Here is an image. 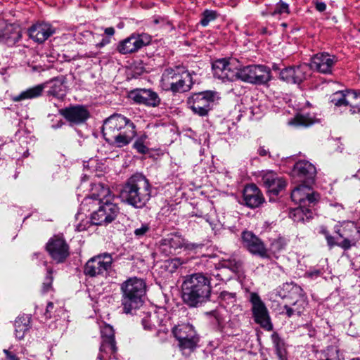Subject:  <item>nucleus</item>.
I'll use <instances>...</instances> for the list:
<instances>
[{
  "label": "nucleus",
  "instance_id": "38",
  "mask_svg": "<svg viewBox=\"0 0 360 360\" xmlns=\"http://www.w3.org/2000/svg\"><path fill=\"white\" fill-rule=\"evenodd\" d=\"M315 122V119L307 115H297L289 122L291 125L297 127H309Z\"/></svg>",
  "mask_w": 360,
  "mask_h": 360
},
{
  "label": "nucleus",
  "instance_id": "9",
  "mask_svg": "<svg viewBox=\"0 0 360 360\" xmlns=\"http://www.w3.org/2000/svg\"><path fill=\"white\" fill-rule=\"evenodd\" d=\"M216 93L212 91H205L193 94L187 101L192 111L200 116H206L212 109Z\"/></svg>",
  "mask_w": 360,
  "mask_h": 360
},
{
  "label": "nucleus",
  "instance_id": "17",
  "mask_svg": "<svg viewBox=\"0 0 360 360\" xmlns=\"http://www.w3.org/2000/svg\"><path fill=\"white\" fill-rule=\"evenodd\" d=\"M243 245L252 255L259 256L262 258H269L268 249L260 238L252 232L245 231L242 233Z\"/></svg>",
  "mask_w": 360,
  "mask_h": 360
},
{
  "label": "nucleus",
  "instance_id": "48",
  "mask_svg": "<svg viewBox=\"0 0 360 360\" xmlns=\"http://www.w3.org/2000/svg\"><path fill=\"white\" fill-rule=\"evenodd\" d=\"M322 233L325 236L329 247L331 248L336 245L335 238L333 236H330L328 232L326 230L323 229Z\"/></svg>",
  "mask_w": 360,
  "mask_h": 360
},
{
  "label": "nucleus",
  "instance_id": "57",
  "mask_svg": "<svg viewBox=\"0 0 360 360\" xmlns=\"http://www.w3.org/2000/svg\"><path fill=\"white\" fill-rule=\"evenodd\" d=\"M53 304L52 302H49L46 306V313H50L51 309H53Z\"/></svg>",
  "mask_w": 360,
  "mask_h": 360
},
{
  "label": "nucleus",
  "instance_id": "20",
  "mask_svg": "<svg viewBox=\"0 0 360 360\" xmlns=\"http://www.w3.org/2000/svg\"><path fill=\"white\" fill-rule=\"evenodd\" d=\"M60 113L68 122L74 124L84 123L89 117V112L83 105H74L60 110Z\"/></svg>",
  "mask_w": 360,
  "mask_h": 360
},
{
  "label": "nucleus",
  "instance_id": "10",
  "mask_svg": "<svg viewBox=\"0 0 360 360\" xmlns=\"http://www.w3.org/2000/svg\"><path fill=\"white\" fill-rule=\"evenodd\" d=\"M239 79L250 84H262L270 80V70L262 65L240 66Z\"/></svg>",
  "mask_w": 360,
  "mask_h": 360
},
{
  "label": "nucleus",
  "instance_id": "59",
  "mask_svg": "<svg viewBox=\"0 0 360 360\" xmlns=\"http://www.w3.org/2000/svg\"><path fill=\"white\" fill-rule=\"evenodd\" d=\"M172 262H174V265L176 266V263L179 264V259H174L172 261Z\"/></svg>",
  "mask_w": 360,
  "mask_h": 360
},
{
  "label": "nucleus",
  "instance_id": "1",
  "mask_svg": "<svg viewBox=\"0 0 360 360\" xmlns=\"http://www.w3.org/2000/svg\"><path fill=\"white\" fill-rule=\"evenodd\" d=\"M102 132L108 143L120 148L128 145L136 135L134 124L119 114H114L104 121Z\"/></svg>",
  "mask_w": 360,
  "mask_h": 360
},
{
  "label": "nucleus",
  "instance_id": "24",
  "mask_svg": "<svg viewBox=\"0 0 360 360\" xmlns=\"http://www.w3.org/2000/svg\"><path fill=\"white\" fill-rule=\"evenodd\" d=\"M333 64L334 61L331 56L321 53L315 55L308 65L310 67V72L314 70L321 73L328 74L331 72Z\"/></svg>",
  "mask_w": 360,
  "mask_h": 360
},
{
  "label": "nucleus",
  "instance_id": "42",
  "mask_svg": "<svg viewBox=\"0 0 360 360\" xmlns=\"http://www.w3.org/2000/svg\"><path fill=\"white\" fill-rule=\"evenodd\" d=\"M150 231V226L148 223H142L140 226L135 228L134 231V234L135 237L138 239H140L145 236Z\"/></svg>",
  "mask_w": 360,
  "mask_h": 360
},
{
  "label": "nucleus",
  "instance_id": "50",
  "mask_svg": "<svg viewBox=\"0 0 360 360\" xmlns=\"http://www.w3.org/2000/svg\"><path fill=\"white\" fill-rule=\"evenodd\" d=\"M148 317L143 319L142 324H143L144 328L148 329V330H152L155 327V326L154 325L152 326L151 324H148L149 320H148Z\"/></svg>",
  "mask_w": 360,
  "mask_h": 360
},
{
  "label": "nucleus",
  "instance_id": "2",
  "mask_svg": "<svg viewBox=\"0 0 360 360\" xmlns=\"http://www.w3.org/2000/svg\"><path fill=\"white\" fill-rule=\"evenodd\" d=\"M152 186L148 179L137 173L129 177L121 191L124 202L136 209L146 206L151 198Z\"/></svg>",
  "mask_w": 360,
  "mask_h": 360
},
{
  "label": "nucleus",
  "instance_id": "28",
  "mask_svg": "<svg viewBox=\"0 0 360 360\" xmlns=\"http://www.w3.org/2000/svg\"><path fill=\"white\" fill-rule=\"evenodd\" d=\"M239 309L238 306L236 304V299L233 295L226 292L223 295L219 307L217 309V315H223L224 312L227 314L236 313Z\"/></svg>",
  "mask_w": 360,
  "mask_h": 360
},
{
  "label": "nucleus",
  "instance_id": "36",
  "mask_svg": "<svg viewBox=\"0 0 360 360\" xmlns=\"http://www.w3.org/2000/svg\"><path fill=\"white\" fill-rule=\"evenodd\" d=\"M290 12L289 5L281 0L275 5L274 9L268 8L266 12H262V15H269L280 18L283 15H288Z\"/></svg>",
  "mask_w": 360,
  "mask_h": 360
},
{
  "label": "nucleus",
  "instance_id": "12",
  "mask_svg": "<svg viewBox=\"0 0 360 360\" xmlns=\"http://www.w3.org/2000/svg\"><path fill=\"white\" fill-rule=\"evenodd\" d=\"M311 184L302 183L292 191L291 199L295 204L299 205V207L295 209L296 212H303V208L316 201L319 195L313 192Z\"/></svg>",
  "mask_w": 360,
  "mask_h": 360
},
{
  "label": "nucleus",
  "instance_id": "3",
  "mask_svg": "<svg viewBox=\"0 0 360 360\" xmlns=\"http://www.w3.org/2000/svg\"><path fill=\"white\" fill-rule=\"evenodd\" d=\"M181 289L184 302L191 307H196L210 297V282L203 274H194L185 278Z\"/></svg>",
  "mask_w": 360,
  "mask_h": 360
},
{
  "label": "nucleus",
  "instance_id": "30",
  "mask_svg": "<svg viewBox=\"0 0 360 360\" xmlns=\"http://www.w3.org/2000/svg\"><path fill=\"white\" fill-rule=\"evenodd\" d=\"M172 333L178 340H187L198 336L193 326L189 323L175 326L172 329Z\"/></svg>",
  "mask_w": 360,
  "mask_h": 360
},
{
  "label": "nucleus",
  "instance_id": "32",
  "mask_svg": "<svg viewBox=\"0 0 360 360\" xmlns=\"http://www.w3.org/2000/svg\"><path fill=\"white\" fill-rule=\"evenodd\" d=\"M249 300L252 306V315H268L267 308L257 293L251 292Z\"/></svg>",
  "mask_w": 360,
  "mask_h": 360
},
{
  "label": "nucleus",
  "instance_id": "11",
  "mask_svg": "<svg viewBox=\"0 0 360 360\" xmlns=\"http://www.w3.org/2000/svg\"><path fill=\"white\" fill-rule=\"evenodd\" d=\"M112 258L110 254L104 253L89 259L84 267L85 275L95 277L106 274L112 267Z\"/></svg>",
  "mask_w": 360,
  "mask_h": 360
},
{
  "label": "nucleus",
  "instance_id": "40",
  "mask_svg": "<svg viewBox=\"0 0 360 360\" xmlns=\"http://www.w3.org/2000/svg\"><path fill=\"white\" fill-rule=\"evenodd\" d=\"M217 17V13L216 11L207 9L202 13L200 24L202 26L206 27L210 22L214 20Z\"/></svg>",
  "mask_w": 360,
  "mask_h": 360
},
{
  "label": "nucleus",
  "instance_id": "5",
  "mask_svg": "<svg viewBox=\"0 0 360 360\" xmlns=\"http://www.w3.org/2000/svg\"><path fill=\"white\" fill-rule=\"evenodd\" d=\"M193 84L191 73L183 66L165 69L160 80L162 89L173 94L187 92Z\"/></svg>",
  "mask_w": 360,
  "mask_h": 360
},
{
  "label": "nucleus",
  "instance_id": "44",
  "mask_svg": "<svg viewBox=\"0 0 360 360\" xmlns=\"http://www.w3.org/2000/svg\"><path fill=\"white\" fill-rule=\"evenodd\" d=\"M102 340H115V333L113 328L108 324H105L101 329Z\"/></svg>",
  "mask_w": 360,
  "mask_h": 360
},
{
  "label": "nucleus",
  "instance_id": "18",
  "mask_svg": "<svg viewBox=\"0 0 360 360\" xmlns=\"http://www.w3.org/2000/svg\"><path fill=\"white\" fill-rule=\"evenodd\" d=\"M261 181L267 191L277 195L286 186L284 179L271 170L263 171L261 173Z\"/></svg>",
  "mask_w": 360,
  "mask_h": 360
},
{
  "label": "nucleus",
  "instance_id": "13",
  "mask_svg": "<svg viewBox=\"0 0 360 360\" xmlns=\"http://www.w3.org/2000/svg\"><path fill=\"white\" fill-rule=\"evenodd\" d=\"M51 258L57 263H62L70 255L69 245L63 238L54 236L49 239L46 246Z\"/></svg>",
  "mask_w": 360,
  "mask_h": 360
},
{
  "label": "nucleus",
  "instance_id": "25",
  "mask_svg": "<svg viewBox=\"0 0 360 360\" xmlns=\"http://www.w3.org/2000/svg\"><path fill=\"white\" fill-rule=\"evenodd\" d=\"M185 240L178 233H170L160 242V248L166 254H173L174 252L184 247Z\"/></svg>",
  "mask_w": 360,
  "mask_h": 360
},
{
  "label": "nucleus",
  "instance_id": "39",
  "mask_svg": "<svg viewBox=\"0 0 360 360\" xmlns=\"http://www.w3.org/2000/svg\"><path fill=\"white\" fill-rule=\"evenodd\" d=\"M286 245V238L282 236H278L271 240L268 251L271 252L274 255H276V253H278L281 250H284Z\"/></svg>",
  "mask_w": 360,
  "mask_h": 360
},
{
  "label": "nucleus",
  "instance_id": "4",
  "mask_svg": "<svg viewBox=\"0 0 360 360\" xmlns=\"http://www.w3.org/2000/svg\"><path fill=\"white\" fill-rule=\"evenodd\" d=\"M120 290L124 313H135L143 306L146 292V285L143 279L129 278L121 284Z\"/></svg>",
  "mask_w": 360,
  "mask_h": 360
},
{
  "label": "nucleus",
  "instance_id": "19",
  "mask_svg": "<svg viewBox=\"0 0 360 360\" xmlns=\"http://www.w3.org/2000/svg\"><path fill=\"white\" fill-rule=\"evenodd\" d=\"M292 172L297 181L303 184H314L316 169L311 163L303 160L295 163Z\"/></svg>",
  "mask_w": 360,
  "mask_h": 360
},
{
  "label": "nucleus",
  "instance_id": "35",
  "mask_svg": "<svg viewBox=\"0 0 360 360\" xmlns=\"http://www.w3.org/2000/svg\"><path fill=\"white\" fill-rule=\"evenodd\" d=\"M271 338L279 360H287V350L284 340L276 332L273 333Z\"/></svg>",
  "mask_w": 360,
  "mask_h": 360
},
{
  "label": "nucleus",
  "instance_id": "22",
  "mask_svg": "<svg viewBox=\"0 0 360 360\" xmlns=\"http://www.w3.org/2000/svg\"><path fill=\"white\" fill-rule=\"evenodd\" d=\"M349 107L352 113L360 112V94L351 90H339V107Z\"/></svg>",
  "mask_w": 360,
  "mask_h": 360
},
{
  "label": "nucleus",
  "instance_id": "6",
  "mask_svg": "<svg viewBox=\"0 0 360 360\" xmlns=\"http://www.w3.org/2000/svg\"><path fill=\"white\" fill-rule=\"evenodd\" d=\"M303 290L300 286L293 283H285L276 290V295L286 299L283 308L287 315H300L307 305Z\"/></svg>",
  "mask_w": 360,
  "mask_h": 360
},
{
  "label": "nucleus",
  "instance_id": "45",
  "mask_svg": "<svg viewBox=\"0 0 360 360\" xmlns=\"http://www.w3.org/2000/svg\"><path fill=\"white\" fill-rule=\"evenodd\" d=\"M52 282L53 277L51 276V271H48L47 275L42 285V293H47L52 290Z\"/></svg>",
  "mask_w": 360,
  "mask_h": 360
},
{
  "label": "nucleus",
  "instance_id": "37",
  "mask_svg": "<svg viewBox=\"0 0 360 360\" xmlns=\"http://www.w3.org/2000/svg\"><path fill=\"white\" fill-rule=\"evenodd\" d=\"M179 341V346L184 354H189L197 347L199 342L198 336L187 340H181Z\"/></svg>",
  "mask_w": 360,
  "mask_h": 360
},
{
  "label": "nucleus",
  "instance_id": "54",
  "mask_svg": "<svg viewBox=\"0 0 360 360\" xmlns=\"http://www.w3.org/2000/svg\"><path fill=\"white\" fill-rule=\"evenodd\" d=\"M258 154L260 156H266L269 154V151L265 149L264 147H259L258 149Z\"/></svg>",
  "mask_w": 360,
  "mask_h": 360
},
{
  "label": "nucleus",
  "instance_id": "33",
  "mask_svg": "<svg viewBox=\"0 0 360 360\" xmlns=\"http://www.w3.org/2000/svg\"><path fill=\"white\" fill-rule=\"evenodd\" d=\"M30 316H18L15 320V335L17 339L22 340L30 329Z\"/></svg>",
  "mask_w": 360,
  "mask_h": 360
},
{
  "label": "nucleus",
  "instance_id": "41",
  "mask_svg": "<svg viewBox=\"0 0 360 360\" xmlns=\"http://www.w3.org/2000/svg\"><path fill=\"white\" fill-rule=\"evenodd\" d=\"M254 319L262 328L268 331L272 330L273 324L270 320V316H254Z\"/></svg>",
  "mask_w": 360,
  "mask_h": 360
},
{
  "label": "nucleus",
  "instance_id": "27",
  "mask_svg": "<svg viewBox=\"0 0 360 360\" xmlns=\"http://www.w3.org/2000/svg\"><path fill=\"white\" fill-rule=\"evenodd\" d=\"M65 78L63 76L56 77L52 79L44 82L47 84V87H49V90L47 94L49 96H52L59 99H63L65 96V87L64 83Z\"/></svg>",
  "mask_w": 360,
  "mask_h": 360
},
{
  "label": "nucleus",
  "instance_id": "63",
  "mask_svg": "<svg viewBox=\"0 0 360 360\" xmlns=\"http://www.w3.org/2000/svg\"><path fill=\"white\" fill-rule=\"evenodd\" d=\"M349 224H350V225H351V226H352V227H354V223H352V222H349Z\"/></svg>",
  "mask_w": 360,
  "mask_h": 360
},
{
  "label": "nucleus",
  "instance_id": "15",
  "mask_svg": "<svg viewBox=\"0 0 360 360\" xmlns=\"http://www.w3.org/2000/svg\"><path fill=\"white\" fill-rule=\"evenodd\" d=\"M129 97L134 103L147 107H158L161 99L157 92L151 89L139 88L130 91Z\"/></svg>",
  "mask_w": 360,
  "mask_h": 360
},
{
  "label": "nucleus",
  "instance_id": "46",
  "mask_svg": "<svg viewBox=\"0 0 360 360\" xmlns=\"http://www.w3.org/2000/svg\"><path fill=\"white\" fill-rule=\"evenodd\" d=\"M186 250L193 251L195 254L200 253V250L204 248L205 245L202 243H186L184 245Z\"/></svg>",
  "mask_w": 360,
  "mask_h": 360
},
{
  "label": "nucleus",
  "instance_id": "26",
  "mask_svg": "<svg viewBox=\"0 0 360 360\" xmlns=\"http://www.w3.org/2000/svg\"><path fill=\"white\" fill-rule=\"evenodd\" d=\"M115 195L112 193L110 188L103 184H97L92 190L91 196L86 198L85 200H92L93 203L98 205L103 203V201H114Z\"/></svg>",
  "mask_w": 360,
  "mask_h": 360
},
{
  "label": "nucleus",
  "instance_id": "62",
  "mask_svg": "<svg viewBox=\"0 0 360 360\" xmlns=\"http://www.w3.org/2000/svg\"><path fill=\"white\" fill-rule=\"evenodd\" d=\"M207 315H214V314H213V311H210V312H207Z\"/></svg>",
  "mask_w": 360,
  "mask_h": 360
},
{
  "label": "nucleus",
  "instance_id": "56",
  "mask_svg": "<svg viewBox=\"0 0 360 360\" xmlns=\"http://www.w3.org/2000/svg\"><path fill=\"white\" fill-rule=\"evenodd\" d=\"M330 102L333 103L335 105V107L338 106V98H336L335 94H333L330 96Z\"/></svg>",
  "mask_w": 360,
  "mask_h": 360
},
{
  "label": "nucleus",
  "instance_id": "58",
  "mask_svg": "<svg viewBox=\"0 0 360 360\" xmlns=\"http://www.w3.org/2000/svg\"><path fill=\"white\" fill-rule=\"evenodd\" d=\"M261 32L262 34H266L267 32V29L266 27L262 28Z\"/></svg>",
  "mask_w": 360,
  "mask_h": 360
},
{
  "label": "nucleus",
  "instance_id": "23",
  "mask_svg": "<svg viewBox=\"0 0 360 360\" xmlns=\"http://www.w3.org/2000/svg\"><path fill=\"white\" fill-rule=\"evenodd\" d=\"M244 204L250 208H256L264 202V198L255 184H250L245 187L243 193Z\"/></svg>",
  "mask_w": 360,
  "mask_h": 360
},
{
  "label": "nucleus",
  "instance_id": "64",
  "mask_svg": "<svg viewBox=\"0 0 360 360\" xmlns=\"http://www.w3.org/2000/svg\"><path fill=\"white\" fill-rule=\"evenodd\" d=\"M283 27H286V24H285V23H283Z\"/></svg>",
  "mask_w": 360,
  "mask_h": 360
},
{
  "label": "nucleus",
  "instance_id": "53",
  "mask_svg": "<svg viewBox=\"0 0 360 360\" xmlns=\"http://www.w3.org/2000/svg\"><path fill=\"white\" fill-rule=\"evenodd\" d=\"M110 42V40L109 38H103L101 42H99L98 44H97V46L98 47H103L107 44H108Z\"/></svg>",
  "mask_w": 360,
  "mask_h": 360
},
{
  "label": "nucleus",
  "instance_id": "8",
  "mask_svg": "<svg viewBox=\"0 0 360 360\" xmlns=\"http://www.w3.org/2000/svg\"><path fill=\"white\" fill-rule=\"evenodd\" d=\"M240 65L235 58H221L212 63L214 77L223 82H233L239 79Z\"/></svg>",
  "mask_w": 360,
  "mask_h": 360
},
{
  "label": "nucleus",
  "instance_id": "29",
  "mask_svg": "<svg viewBox=\"0 0 360 360\" xmlns=\"http://www.w3.org/2000/svg\"><path fill=\"white\" fill-rule=\"evenodd\" d=\"M22 37L20 30L13 25H7L2 34H0V41L8 46L15 44Z\"/></svg>",
  "mask_w": 360,
  "mask_h": 360
},
{
  "label": "nucleus",
  "instance_id": "61",
  "mask_svg": "<svg viewBox=\"0 0 360 360\" xmlns=\"http://www.w3.org/2000/svg\"><path fill=\"white\" fill-rule=\"evenodd\" d=\"M154 22H155V24L159 23V20L158 19H155L154 20Z\"/></svg>",
  "mask_w": 360,
  "mask_h": 360
},
{
  "label": "nucleus",
  "instance_id": "43",
  "mask_svg": "<svg viewBox=\"0 0 360 360\" xmlns=\"http://www.w3.org/2000/svg\"><path fill=\"white\" fill-rule=\"evenodd\" d=\"M146 136H143L139 138L134 143V148L140 154H146L148 152V147L144 144Z\"/></svg>",
  "mask_w": 360,
  "mask_h": 360
},
{
  "label": "nucleus",
  "instance_id": "55",
  "mask_svg": "<svg viewBox=\"0 0 360 360\" xmlns=\"http://www.w3.org/2000/svg\"><path fill=\"white\" fill-rule=\"evenodd\" d=\"M320 274H321L320 270H315V271H311L307 272L308 276L311 278L316 277V276H319Z\"/></svg>",
  "mask_w": 360,
  "mask_h": 360
},
{
  "label": "nucleus",
  "instance_id": "21",
  "mask_svg": "<svg viewBox=\"0 0 360 360\" xmlns=\"http://www.w3.org/2000/svg\"><path fill=\"white\" fill-rule=\"evenodd\" d=\"M29 36L34 41L42 44L56 32V29L48 22H39L29 30Z\"/></svg>",
  "mask_w": 360,
  "mask_h": 360
},
{
  "label": "nucleus",
  "instance_id": "34",
  "mask_svg": "<svg viewBox=\"0 0 360 360\" xmlns=\"http://www.w3.org/2000/svg\"><path fill=\"white\" fill-rule=\"evenodd\" d=\"M117 351L115 340H102L100 347V353L98 358L100 360H108V355L114 354Z\"/></svg>",
  "mask_w": 360,
  "mask_h": 360
},
{
  "label": "nucleus",
  "instance_id": "51",
  "mask_svg": "<svg viewBox=\"0 0 360 360\" xmlns=\"http://www.w3.org/2000/svg\"><path fill=\"white\" fill-rule=\"evenodd\" d=\"M316 8L317 11H319L320 12H323V11H324L326 10V5L323 2H317L316 4Z\"/></svg>",
  "mask_w": 360,
  "mask_h": 360
},
{
  "label": "nucleus",
  "instance_id": "16",
  "mask_svg": "<svg viewBox=\"0 0 360 360\" xmlns=\"http://www.w3.org/2000/svg\"><path fill=\"white\" fill-rule=\"evenodd\" d=\"M150 41V36L146 33L131 34L120 42L117 50L122 54L131 53L149 44Z\"/></svg>",
  "mask_w": 360,
  "mask_h": 360
},
{
  "label": "nucleus",
  "instance_id": "47",
  "mask_svg": "<svg viewBox=\"0 0 360 360\" xmlns=\"http://www.w3.org/2000/svg\"><path fill=\"white\" fill-rule=\"evenodd\" d=\"M356 241L354 239H349L344 238L342 241L339 242V246L345 250H347L350 248L352 246L355 245Z\"/></svg>",
  "mask_w": 360,
  "mask_h": 360
},
{
  "label": "nucleus",
  "instance_id": "60",
  "mask_svg": "<svg viewBox=\"0 0 360 360\" xmlns=\"http://www.w3.org/2000/svg\"><path fill=\"white\" fill-rule=\"evenodd\" d=\"M217 318V321L219 324H220V319H219V316H215Z\"/></svg>",
  "mask_w": 360,
  "mask_h": 360
},
{
  "label": "nucleus",
  "instance_id": "31",
  "mask_svg": "<svg viewBox=\"0 0 360 360\" xmlns=\"http://www.w3.org/2000/svg\"><path fill=\"white\" fill-rule=\"evenodd\" d=\"M47 88V84H40L22 91L19 95L13 96V101L18 102L25 99H32L39 97L44 89Z\"/></svg>",
  "mask_w": 360,
  "mask_h": 360
},
{
  "label": "nucleus",
  "instance_id": "52",
  "mask_svg": "<svg viewBox=\"0 0 360 360\" xmlns=\"http://www.w3.org/2000/svg\"><path fill=\"white\" fill-rule=\"evenodd\" d=\"M105 34L109 37H112L115 34V29L112 27H107L105 29Z\"/></svg>",
  "mask_w": 360,
  "mask_h": 360
},
{
  "label": "nucleus",
  "instance_id": "7",
  "mask_svg": "<svg viewBox=\"0 0 360 360\" xmlns=\"http://www.w3.org/2000/svg\"><path fill=\"white\" fill-rule=\"evenodd\" d=\"M97 205L98 209L91 214V221H82L77 224V231H82L87 229L89 223L97 226L107 225L113 221L120 212V208L114 201H103V203Z\"/></svg>",
  "mask_w": 360,
  "mask_h": 360
},
{
  "label": "nucleus",
  "instance_id": "14",
  "mask_svg": "<svg viewBox=\"0 0 360 360\" xmlns=\"http://www.w3.org/2000/svg\"><path fill=\"white\" fill-rule=\"evenodd\" d=\"M310 76V67L308 63H302L296 67H288L279 72V78L291 84H300Z\"/></svg>",
  "mask_w": 360,
  "mask_h": 360
},
{
  "label": "nucleus",
  "instance_id": "49",
  "mask_svg": "<svg viewBox=\"0 0 360 360\" xmlns=\"http://www.w3.org/2000/svg\"><path fill=\"white\" fill-rule=\"evenodd\" d=\"M4 352L6 354V359L8 360H19V359L16 356L15 354L9 352L8 349H4Z\"/></svg>",
  "mask_w": 360,
  "mask_h": 360
}]
</instances>
